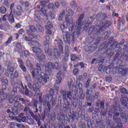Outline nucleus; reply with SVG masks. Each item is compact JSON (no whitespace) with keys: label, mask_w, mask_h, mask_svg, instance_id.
<instances>
[{"label":"nucleus","mask_w":128,"mask_h":128,"mask_svg":"<svg viewBox=\"0 0 128 128\" xmlns=\"http://www.w3.org/2000/svg\"><path fill=\"white\" fill-rule=\"evenodd\" d=\"M67 14L68 15L66 16V20L68 24L71 26L68 28V31L66 30L68 28L64 24H62L60 26V28L63 34V38L65 42L68 44H74V40H76V36H80V32L82 30V20L84 18V14H82L78 20H76V24L75 26V29L72 34H70V32H72L74 28V20L72 16H74V12L72 10L69 9Z\"/></svg>","instance_id":"1"},{"label":"nucleus","mask_w":128,"mask_h":128,"mask_svg":"<svg viewBox=\"0 0 128 128\" xmlns=\"http://www.w3.org/2000/svg\"><path fill=\"white\" fill-rule=\"evenodd\" d=\"M114 37H110L109 38L108 42H106V41H104L103 42L101 45H100L99 48V51L97 52V54L98 52H100L102 50H106L109 44H110V48L109 49H107L102 54L103 60H108V58H112L114 54V52H116V54L118 52V50L116 49L121 48V54L122 55V58H123L125 62H128V54H122V48H121L120 46H122L124 44V40H122L119 43L118 42H116L114 40Z\"/></svg>","instance_id":"2"},{"label":"nucleus","mask_w":128,"mask_h":128,"mask_svg":"<svg viewBox=\"0 0 128 128\" xmlns=\"http://www.w3.org/2000/svg\"><path fill=\"white\" fill-rule=\"evenodd\" d=\"M118 52L116 54L115 56L110 57L109 58V62H110V68H116L118 70V74H122V76H126L128 74V68L124 69V65H122V58L124 60L122 55V48H116Z\"/></svg>","instance_id":"3"},{"label":"nucleus","mask_w":128,"mask_h":128,"mask_svg":"<svg viewBox=\"0 0 128 128\" xmlns=\"http://www.w3.org/2000/svg\"><path fill=\"white\" fill-rule=\"evenodd\" d=\"M55 42H57L60 50L58 51L56 48H54V52L50 48V44H44V52L46 56H54L56 58H58L62 55V54H64V47L62 46L64 43L62 40L58 38L54 40Z\"/></svg>","instance_id":"4"},{"label":"nucleus","mask_w":128,"mask_h":128,"mask_svg":"<svg viewBox=\"0 0 128 128\" xmlns=\"http://www.w3.org/2000/svg\"><path fill=\"white\" fill-rule=\"evenodd\" d=\"M54 70V63L49 62L45 64L46 72H42L40 77L38 78V82L42 84H48V80L50 78L49 76H52V72Z\"/></svg>","instance_id":"5"},{"label":"nucleus","mask_w":128,"mask_h":128,"mask_svg":"<svg viewBox=\"0 0 128 128\" xmlns=\"http://www.w3.org/2000/svg\"><path fill=\"white\" fill-rule=\"evenodd\" d=\"M110 26H112V22L110 20L106 21L104 24V26H101L99 30H96V26L92 25L89 28V34H91L94 32L96 34H94L95 36H104L106 33V28H110Z\"/></svg>","instance_id":"6"},{"label":"nucleus","mask_w":128,"mask_h":128,"mask_svg":"<svg viewBox=\"0 0 128 128\" xmlns=\"http://www.w3.org/2000/svg\"><path fill=\"white\" fill-rule=\"evenodd\" d=\"M54 96V90L51 88L50 90V94H46L45 98H42V95L39 94V102H42L44 108H46L45 110L46 112H50V104L48 102L50 100V98H52Z\"/></svg>","instance_id":"7"},{"label":"nucleus","mask_w":128,"mask_h":128,"mask_svg":"<svg viewBox=\"0 0 128 128\" xmlns=\"http://www.w3.org/2000/svg\"><path fill=\"white\" fill-rule=\"evenodd\" d=\"M115 116H120V113L116 112L114 114ZM114 116L112 120H106V124L109 128H122V119L120 118H116Z\"/></svg>","instance_id":"8"},{"label":"nucleus","mask_w":128,"mask_h":128,"mask_svg":"<svg viewBox=\"0 0 128 128\" xmlns=\"http://www.w3.org/2000/svg\"><path fill=\"white\" fill-rule=\"evenodd\" d=\"M88 34L89 36H91V34H92L93 37H87L86 38V42H87L88 44H92V42L94 41V39L96 38L94 44H96V46H98V44H100V42L102 40V38H100V36H102V35H98V36H95L94 34H96V33L92 32L91 34H90V30H88Z\"/></svg>","instance_id":"9"},{"label":"nucleus","mask_w":128,"mask_h":128,"mask_svg":"<svg viewBox=\"0 0 128 128\" xmlns=\"http://www.w3.org/2000/svg\"><path fill=\"white\" fill-rule=\"evenodd\" d=\"M38 102H34L32 104H28L30 106H32L33 108V110H32L33 112H30V114L32 118H36V115H34V114H36V112H38V110L40 112H42V106H40L38 108Z\"/></svg>","instance_id":"10"},{"label":"nucleus","mask_w":128,"mask_h":128,"mask_svg":"<svg viewBox=\"0 0 128 128\" xmlns=\"http://www.w3.org/2000/svg\"><path fill=\"white\" fill-rule=\"evenodd\" d=\"M28 86L30 90H33L35 92L36 94L38 96L40 91V85L38 84V82L35 83H32V81L28 82Z\"/></svg>","instance_id":"11"},{"label":"nucleus","mask_w":128,"mask_h":128,"mask_svg":"<svg viewBox=\"0 0 128 128\" xmlns=\"http://www.w3.org/2000/svg\"><path fill=\"white\" fill-rule=\"evenodd\" d=\"M73 94L74 90H70L69 91H66V90H62L60 92V94L62 96L64 102H66V100H67V102H68V100H71ZM66 98H68V100Z\"/></svg>","instance_id":"12"},{"label":"nucleus","mask_w":128,"mask_h":128,"mask_svg":"<svg viewBox=\"0 0 128 128\" xmlns=\"http://www.w3.org/2000/svg\"><path fill=\"white\" fill-rule=\"evenodd\" d=\"M56 83L54 84V88H55V90H56L57 92H58V90H60V87L57 86L56 87V84H60L62 82V78H64V73L62 71L60 70L56 76Z\"/></svg>","instance_id":"13"},{"label":"nucleus","mask_w":128,"mask_h":128,"mask_svg":"<svg viewBox=\"0 0 128 128\" xmlns=\"http://www.w3.org/2000/svg\"><path fill=\"white\" fill-rule=\"evenodd\" d=\"M24 108V105L20 103V102H16L12 110V112L14 116H18V112L22 110Z\"/></svg>","instance_id":"14"},{"label":"nucleus","mask_w":128,"mask_h":128,"mask_svg":"<svg viewBox=\"0 0 128 128\" xmlns=\"http://www.w3.org/2000/svg\"><path fill=\"white\" fill-rule=\"evenodd\" d=\"M37 68H34L32 72V76L34 78L36 79L40 76V72H42V64L39 63L36 64Z\"/></svg>","instance_id":"15"},{"label":"nucleus","mask_w":128,"mask_h":128,"mask_svg":"<svg viewBox=\"0 0 128 128\" xmlns=\"http://www.w3.org/2000/svg\"><path fill=\"white\" fill-rule=\"evenodd\" d=\"M98 48V46L96 44H94L93 46L89 44L84 47V50L88 54H92V52H94L95 50H96Z\"/></svg>","instance_id":"16"},{"label":"nucleus","mask_w":128,"mask_h":128,"mask_svg":"<svg viewBox=\"0 0 128 128\" xmlns=\"http://www.w3.org/2000/svg\"><path fill=\"white\" fill-rule=\"evenodd\" d=\"M18 38H20V35L18 34H14L12 36H10L8 38L7 41L4 44V46H8V44L12 43V39L14 40H18Z\"/></svg>","instance_id":"17"},{"label":"nucleus","mask_w":128,"mask_h":128,"mask_svg":"<svg viewBox=\"0 0 128 128\" xmlns=\"http://www.w3.org/2000/svg\"><path fill=\"white\" fill-rule=\"evenodd\" d=\"M80 100H84V94L83 92H82L80 95L77 94H74L72 96L70 100H74V102H78L80 101Z\"/></svg>","instance_id":"18"},{"label":"nucleus","mask_w":128,"mask_h":128,"mask_svg":"<svg viewBox=\"0 0 128 128\" xmlns=\"http://www.w3.org/2000/svg\"><path fill=\"white\" fill-rule=\"evenodd\" d=\"M97 22H104L108 18L106 14H98L96 17Z\"/></svg>","instance_id":"19"},{"label":"nucleus","mask_w":128,"mask_h":128,"mask_svg":"<svg viewBox=\"0 0 128 128\" xmlns=\"http://www.w3.org/2000/svg\"><path fill=\"white\" fill-rule=\"evenodd\" d=\"M46 108H48V107H45L44 110V114H46L52 120H54L56 118V113L52 112L50 114V110H52V105H50V111L49 112H46Z\"/></svg>","instance_id":"20"},{"label":"nucleus","mask_w":128,"mask_h":128,"mask_svg":"<svg viewBox=\"0 0 128 128\" xmlns=\"http://www.w3.org/2000/svg\"><path fill=\"white\" fill-rule=\"evenodd\" d=\"M17 120L18 122H26V117L24 116V113H21L18 116Z\"/></svg>","instance_id":"21"},{"label":"nucleus","mask_w":128,"mask_h":128,"mask_svg":"<svg viewBox=\"0 0 128 128\" xmlns=\"http://www.w3.org/2000/svg\"><path fill=\"white\" fill-rule=\"evenodd\" d=\"M64 104L65 106H64L63 110L64 112H66L68 110L72 109V105L70 104V103L66 100L65 101H64Z\"/></svg>","instance_id":"22"},{"label":"nucleus","mask_w":128,"mask_h":128,"mask_svg":"<svg viewBox=\"0 0 128 128\" xmlns=\"http://www.w3.org/2000/svg\"><path fill=\"white\" fill-rule=\"evenodd\" d=\"M7 17L8 18V21L10 24H14L16 22L14 16L12 14V11H10V14L7 16Z\"/></svg>","instance_id":"23"},{"label":"nucleus","mask_w":128,"mask_h":128,"mask_svg":"<svg viewBox=\"0 0 128 128\" xmlns=\"http://www.w3.org/2000/svg\"><path fill=\"white\" fill-rule=\"evenodd\" d=\"M32 50L36 54L37 56H40V54H42V49L36 46H33L32 48Z\"/></svg>","instance_id":"24"},{"label":"nucleus","mask_w":128,"mask_h":128,"mask_svg":"<svg viewBox=\"0 0 128 128\" xmlns=\"http://www.w3.org/2000/svg\"><path fill=\"white\" fill-rule=\"evenodd\" d=\"M76 84L77 86H74L75 87L74 92L76 94H78V90H82V83L78 82V81H76Z\"/></svg>","instance_id":"25"},{"label":"nucleus","mask_w":128,"mask_h":128,"mask_svg":"<svg viewBox=\"0 0 128 128\" xmlns=\"http://www.w3.org/2000/svg\"><path fill=\"white\" fill-rule=\"evenodd\" d=\"M120 102L124 106H127L128 102V96H125L124 97V96H122V98L121 99Z\"/></svg>","instance_id":"26"},{"label":"nucleus","mask_w":128,"mask_h":128,"mask_svg":"<svg viewBox=\"0 0 128 128\" xmlns=\"http://www.w3.org/2000/svg\"><path fill=\"white\" fill-rule=\"evenodd\" d=\"M1 82L3 84L2 85V90H6V86L8 84V79H2Z\"/></svg>","instance_id":"27"},{"label":"nucleus","mask_w":128,"mask_h":128,"mask_svg":"<svg viewBox=\"0 0 128 128\" xmlns=\"http://www.w3.org/2000/svg\"><path fill=\"white\" fill-rule=\"evenodd\" d=\"M8 93L5 92L4 94L1 95L0 96V102L2 104V102H6V100L8 98Z\"/></svg>","instance_id":"28"},{"label":"nucleus","mask_w":128,"mask_h":128,"mask_svg":"<svg viewBox=\"0 0 128 128\" xmlns=\"http://www.w3.org/2000/svg\"><path fill=\"white\" fill-rule=\"evenodd\" d=\"M26 32L29 36H32V38H33V40H36L38 38L36 36L34 35V32H32L30 29L27 30Z\"/></svg>","instance_id":"29"},{"label":"nucleus","mask_w":128,"mask_h":128,"mask_svg":"<svg viewBox=\"0 0 128 128\" xmlns=\"http://www.w3.org/2000/svg\"><path fill=\"white\" fill-rule=\"evenodd\" d=\"M96 106H100V108L104 110V101H100V100H98L96 104Z\"/></svg>","instance_id":"30"},{"label":"nucleus","mask_w":128,"mask_h":128,"mask_svg":"<svg viewBox=\"0 0 128 128\" xmlns=\"http://www.w3.org/2000/svg\"><path fill=\"white\" fill-rule=\"evenodd\" d=\"M58 120L61 122H66L68 120H66V116L64 114H60L58 116Z\"/></svg>","instance_id":"31"},{"label":"nucleus","mask_w":128,"mask_h":128,"mask_svg":"<svg viewBox=\"0 0 128 128\" xmlns=\"http://www.w3.org/2000/svg\"><path fill=\"white\" fill-rule=\"evenodd\" d=\"M37 58L39 62H44V60H46V55L41 54L40 55H38Z\"/></svg>","instance_id":"32"},{"label":"nucleus","mask_w":128,"mask_h":128,"mask_svg":"<svg viewBox=\"0 0 128 128\" xmlns=\"http://www.w3.org/2000/svg\"><path fill=\"white\" fill-rule=\"evenodd\" d=\"M14 98H17V100H18L19 102H22L23 104H24L25 102H28V100L26 98H22V96H16Z\"/></svg>","instance_id":"33"},{"label":"nucleus","mask_w":128,"mask_h":128,"mask_svg":"<svg viewBox=\"0 0 128 128\" xmlns=\"http://www.w3.org/2000/svg\"><path fill=\"white\" fill-rule=\"evenodd\" d=\"M18 71H15L14 74H12V75L10 76V78L12 80H14V78H18Z\"/></svg>","instance_id":"34"},{"label":"nucleus","mask_w":128,"mask_h":128,"mask_svg":"<svg viewBox=\"0 0 128 128\" xmlns=\"http://www.w3.org/2000/svg\"><path fill=\"white\" fill-rule=\"evenodd\" d=\"M121 118H122L123 124H126V122H128V116L124 115V114H120Z\"/></svg>","instance_id":"35"},{"label":"nucleus","mask_w":128,"mask_h":128,"mask_svg":"<svg viewBox=\"0 0 128 128\" xmlns=\"http://www.w3.org/2000/svg\"><path fill=\"white\" fill-rule=\"evenodd\" d=\"M48 102H49L50 104H51L52 106H55L56 104V99L54 97H51L50 102L48 101Z\"/></svg>","instance_id":"36"},{"label":"nucleus","mask_w":128,"mask_h":128,"mask_svg":"<svg viewBox=\"0 0 128 128\" xmlns=\"http://www.w3.org/2000/svg\"><path fill=\"white\" fill-rule=\"evenodd\" d=\"M53 68L54 70L55 69L60 70V64L58 62H56L54 64L53 63Z\"/></svg>","instance_id":"37"},{"label":"nucleus","mask_w":128,"mask_h":128,"mask_svg":"<svg viewBox=\"0 0 128 128\" xmlns=\"http://www.w3.org/2000/svg\"><path fill=\"white\" fill-rule=\"evenodd\" d=\"M18 86L13 88L11 92V96H14L16 94L18 93Z\"/></svg>","instance_id":"38"},{"label":"nucleus","mask_w":128,"mask_h":128,"mask_svg":"<svg viewBox=\"0 0 128 128\" xmlns=\"http://www.w3.org/2000/svg\"><path fill=\"white\" fill-rule=\"evenodd\" d=\"M70 6L73 10H76V8H78V4H76V2L72 1L70 4Z\"/></svg>","instance_id":"39"},{"label":"nucleus","mask_w":128,"mask_h":128,"mask_svg":"<svg viewBox=\"0 0 128 128\" xmlns=\"http://www.w3.org/2000/svg\"><path fill=\"white\" fill-rule=\"evenodd\" d=\"M8 71L9 74L12 75V74H14V66H8Z\"/></svg>","instance_id":"40"},{"label":"nucleus","mask_w":128,"mask_h":128,"mask_svg":"<svg viewBox=\"0 0 128 128\" xmlns=\"http://www.w3.org/2000/svg\"><path fill=\"white\" fill-rule=\"evenodd\" d=\"M98 96H100V92H96L95 93L94 96H92L91 97V100H98Z\"/></svg>","instance_id":"41"},{"label":"nucleus","mask_w":128,"mask_h":128,"mask_svg":"<svg viewBox=\"0 0 128 128\" xmlns=\"http://www.w3.org/2000/svg\"><path fill=\"white\" fill-rule=\"evenodd\" d=\"M70 56V54L64 53V56L62 58V62H66L68 60V57Z\"/></svg>","instance_id":"42"},{"label":"nucleus","mask_w":128,"mask_h":128,"mask_svg":"<svg viewBox=\"0 0 128 128\" xmlns=\"http://www.w3.org/2000/svg\"><path fill=\"white\" fill-rule=\"evenodd\" d=\"M8 100H9L10 104H14H14H16V102H18V101H16V100H14V98H10Z\"/></svg>","instance_id":"43"},{"label":"nucleus","mask_w":128,"mask_h":128,"mask_svg":"<svg viewBox=\"0 0 128 128\" xmlns=\"http://www.w3.org/2000/svg\"><path fill=\"white\" fill-rule=\"evenodd\" d=\"M54 28V26L52 25V23L50 22H48V25L46 26V30H50V28Z\"/></svg>","instance_id":"44"},{"label":"nucleus","mask_w":128,"mask_h":128,"mask_svg":"<svg viewBox=\"0 0 128 128\" xmlns=\"http://www.w3.org/2000/svg\"><path fill=\"white\" fill-rule=\"evenodd\" d=\"M0 12L1 14H4L6 12V8L4 6H1L0 8Z\"/></svg>","instance_id":"45"},{"label":"nucleus","mask_w":128,"mask_h":128,"mask_svg":"<svg viewBox=\"0 0 128 128\" xmlns=\"http://www.w3.org/2000/svg\"><path fill=\"white\" fill-rule=\"evenodd\" d=\"M25 80L28 83L32 82V77L30 75H26V76H25Z\"/></svg>","instance_id":"46"},{"label":"nucleus","mask_w":128,"mask_h":128,"mask_svg":"<svg viewBox=\"0 0 128 128\" xmlns=\"http://www.w3.org/2000/svg\"><path fill=\"white\" fill-rule=\"evenodd\" d=\"M25 96H30V90H28V86H25Z\"/></svg>","instance_id":"47"},{"label":"nucleus","mask_w":128,"mask_h":128,"mask_svg":"<svg viewBox=\"0 0 128 128\" xmlns=\"http://www.w3.org/2000/svg\"><path fill=\"white\" fill-rule=\"evenodd\" d=\"M124 20H122L120 21H118V28H122V26H124Z\"/></svg>","instance_id":"48"},{"label":"nucleus","mask_w":128,"mask_h":128,"mask_svg":"<svg viewBox=\"0 0 128 128\" xmlns=\"http://www.w3.org/2000/svg\"><path fill=\"white\" fill-rule=\"evenodd\" d=\"M23 54L26 58H28L30 56V52L28 50H24Z\"/></svg>","instance_id":"49"},{"label":"nucleus","mask_w":128,"mask_h":128,"mask_svg":"<svg viewBox=\"0 0 128 128\" xmlns=\"http://www.w3.org/2000/svg\"><path fill=\"white\" fill-rule=\"evenodd\" d=\"M87 22L88 24H92L94 22V17L90 16V18H89Z\"/></svg>","instance_id":"50"},{"label":"nucleus","mask_w":128,"mask_h":128,"mask_svg":"<svg viewBox=\"0 0 128 128\" xmlns=\"http://www.w3.org/2000/svg\"><path fill=\"white\" fill-rule=\"evenodd\" d=\"M78 56H76V55L72 54L71 55V60L72 62H75V60H78Z\"/></svg>","instance_id":"51"},{"label":"nucleus","mask_w":128,"mask_h":128,"mask_svg":"<svg viewBox=\"0 0 128 128\" xmlns=\"http://www.w3.org/2000/svg\"><path fill=\"white\" fill-rule=\"evenodd\" d=\"M64 54H70V48L68 46L66 45L64 48Z\"/></svg>","instance_id":"52"},{"label":"nucleus","mask_w":128,"mask_h":128,"mask_svg":"<svg viewBox=\"0 0 128 128\" xmlns=\"http://www.w3.org/2000/svg\"><path fill=\"white\" fill-rule=\"evenodd\" d=\"M35 120L37 122L38 126H40V124H42V122H40V118L38 117H37L35 118Z\"/></svg>","instance_id":"53"},{"label":"nucleus","mask_w":128,"mask_h":128,"mask_svg":"<svg viewBox=\"0 0 128 128\" xmlns=\"http://www.w3.org/2000/svg\"><path fill=\"white\" fill-rule=\"evenodd\" d=\"M38 8L40 10V12L43 14H46V10L44 8L38 7Z\"/></svg>","instance_id":"54"},{"label":"nucleus","mask_w":128,"mask_h":128,"mask_svg":"<svg viewBox=\"0 0 128 128\" xmlns=\"http://www.w3.org/2000/svg\"><path fill=\"white\" fill-rule=\"evenodd\" d=\"M20 68L22 70V72H26V66H24V65H20Z\"/></svg>","instance_id":"55"},{"label":"nucleus","mask_w":128,"mask_h":128,"mask_svg":"<svg viewBox=\"0 0 128 128\" xmlns=\"http://www.w3.org/2000/svg\"><path fill=\"white\" fill-rule=\"evenodd\" d=\"M120 92H121V94H128V90L125 88H121L120 90Z\"/></svg>","instance_id":"56"},{"label":"nucleus","mask_w":128,"mask_h":128,"mask_svg":"<svg viewBox=\"0 0 128 128\" xmlns=\"http://www.w3.org/2000/svg\"><path fill=\"white\" fill-rule=\"evenodd\" d=\"M29 30H30L33 32H34L36 30V27H34V26H30Z\"/></svg>","instance_id":"57"},{"label":"nucleus","mask_w":128,"mask_h":128,"mask_svg":"<svg viewBox=\"0 0 128 128\" xmlns=\"http://www.w3.org/2000/svg\"><path fill=\"white\" fill-rule=\"evenodd\" d=\"M18 63L19 64L20 66H24V61L20 58H18Z\"/></svg>","instance_id":"58"},{"label":"nucleus","mask_w":128,"mask_h":128,"mask_svg":"<svg viewBox=\"0 0 128 128\" xmlns=\"http://www.w3.org/2000/svg\"><path fill=\"white\" fill-rule=\"evenodd\" d=\"M3 4L5 6H10V2H8V0H4Z\"/></svg>","instance_id":"59"},{"label":"nucleus","mask_w":128,"mask_h":128,"mask_svg":"<svg viewBox=\"0 0 128 128\" xmlns=\"http://www.w3.org/2000/svg\"><path fill=\"white\" fill-rule=\"evenodd\" d=\"M72 80H70L68 81V86L70 90V88H72Z\"/></svg>","instance_id":"60"},{"label":"nucleus","mask_w":128,"mask_h":128,"mask_svg":"<svg viewBox=\"0 0 128 128\" xmlns=\"http://www.w3.org/2000/svg\"><path fill=\"white\" fill-rule=\"evenodd\" d=\"M112 80V78L111 76H106V82H110Z\"/></svg>","instance_id":"61"},{"label":"nucleus","mask_w":128,"mask_h":128,"mask_svg":"<svg viewBox=\"0 0 128 128\" xmlns=\"http://www.w3.org/2000/svg\"><path fill=\"white\" fill-rule=\"evenodd\" d=\"M16 48H18V50H20L22 48V44L20 42H17L16 43Z\"/></svg>","instance_id":"62"},{"label":"nucleus","mask_w":128,"mask_h":128,"mask_svg":"<svg viewBox=\"0 0 128 128\" xmlns=\"http://www.w3.org/2000/svg\"><path fill=\"white\" fill-rule=\"evenodd\" d=\"M46 3L44 2V0H42L40 2V6H41V8H44L46 6Z\"/></svg>","instance_id":"63"},{"label":"nucleus","mask_w":128,"mask_h":128,"mask_svg":"<svg viewBox=\"0 0 128 128\" xmlns=\"http://www.w3.org/2000/svg\"><path fill=\"white\" fill-rule=\"evenodd\" d=\"M123 50H124L126 52H127V54H128V44L124 45Z\"/></svg>","instance_id":"64"}]
</instances>
